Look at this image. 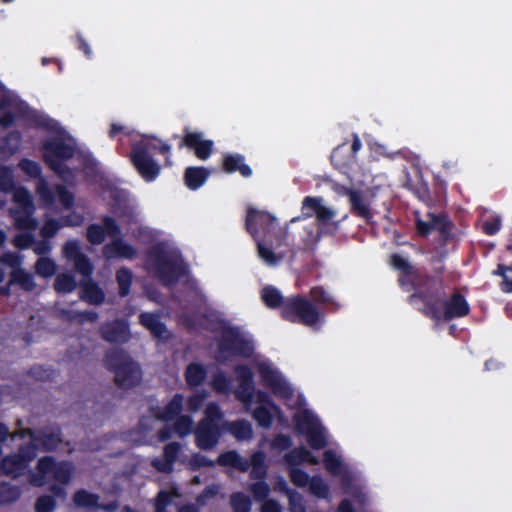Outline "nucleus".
I'll list each match as a JSON object with an SVG mask.
<instances>
[{
	"label": "nucleus",
	"instance_id": "f257e3e1",
	"mask_svg": "<svg viewBox=\"0 0 512 512\" xmlns=\"http://www.w3.org/2000/svg\"><path fill=\"white\" fill-rule=\"evenodd\" d=\"M256 369L261 384L269 389L273 395L286 401L289 407L297 408L293 415L298 432L306 437L311 448L321 449L328 443V432L319 418L306 407L305 399L296 394L294 388L287 381L278 367L263 356L254 358Z\"/></svg>",
	"mask_w": 512,
	"mask_h": 512
},
{
	"label": "nucleus",
	"instance_id": "f03ea898",
	"mask_svg": "<svg viewBox=\"0 0 512 512\" xmlns=\"http://www.w3.org/2000/svg\"><path fill=\"white\" fill-rule=\"evenodd\" d=\"M238 383L234 390L236 398L243 404L246 412H251L259 426L269 428L273 418L280 413L270 395L263 390H255L253 373L245 365H237L234 369Z\"/></svg>",
	"mask_w": 512,
	"mask_h": 512
},
{
	"label": "nucleus",
	"instance_id": "7ed1b4c3",
	"mask_svg": "<svg viewBox=\"0 0 512 512\" xmlns=\"http://www.w3.org/2000/svg\"><path fill=\"white\" fill-rule=\"evenodd\" d=\"M43 158L47 165L64 181L71 182L73 172L66 162L78 154L74 139L56 123L50 126V135L44 142Z\"/></svg>",
	"mask_w": 512,
	"mask_h": 512
},
{
	"label": "nucleus",
	"instance_id": "20e7f679",
	"mask_svg": "<svg viewBox=\"0 0 512 512\" xmlns=\"http://www.w3.org/2000/svg\"><path fill=\"white\" fill-rule=\"evenodd\" d=\"M148 271L165 284L181 281L189 283L187 269L178 250L171 243L158 244L149 254Z\"/></svg>",
	"mask_w": 512,
	"mask_h": 512
},
{
	"label": "nucleus",
	"instance_id": "39448f33",
	"mask_svg": "<svg viewBox=\"0 0 512 512\" xmlns=\"http://www.w3.org/2000/svg\"><path fill=\"white\" fill-rule=\"evenodd\" d=\"M210 329L216 334L218 341L217 360L226 362L235 356L250 357L254 350L252 337L221 319L211 321Z\"/></svg>",
	"mask_w": 512,
	"mask_h": 512
},
{
	"label": "nucleus",
	"instance_id": "423d86ee",
	"mask_svg": "<svg viewBox=\"0 0 512 512\" xmlns=\"http://www.w3.org/2000/svg\"><path fill=\"white\" fill-rule=\"evenodd\" d=\"M16 436L27 439L28 446L22 447L19 454L6 457L3 460L2 469L4 473L12 477L20 476L25 472L29 462L36 455L35 449L37 447L41 446L45 450H52L56 448L60 440L58 430L42 432L37 435L30 430H23Z\"/></svg>",
	"mask_w": 512,
	"mask_h": 512
},
{
	"label": "nucleus",
	"instance_id": "0eeeda50",
	"mask_svg": "<svg viewBox=\"0 0 512 512\" xmlns=\"http://www.w3.org/2000/svg\"><path fill=\"white\" fill-rule=\"evenodd\" d=\"M126 135L131 137V160L139 174L145 181L155 180L159 175L160 167L148 153L151 150H159L161 153L167 154L171 147L150 136L138 135L134 132H126Z\"/></svg>",
	"mask_w": 512,
	"mask_h": 512
},
{
	"label": "nucleus",
	"instance_id": "6e6552de",
	"mask_svg": "<svg viewBox=\"0 0 512 512\" xmlns=\"http://www.w3.org/2000/svg\"><path fill=\"white\" fill-rule=\"evenodd\" d=\"M19 167L30 177H39L36 192L45 208L56 210L58 206H61L63 209H70L73 206V194L61 185H57L54 189H51L47 181L43 177H40L41 168L38 163L23 159L20 161Z\"/></svg>",
	"mask_w": 512,
	"mask_h": 512
},
{
	"label": "nucleus",
	"instance_id": "1a4fd4ad",
	"mask_svg": "<svg viewBox=\"0 0 512 512\" xmlns=\"http://www.w3.org/2000/svg\"><path fill=\"white\" fill-rule=\"evenodd\" d=\"M323 464L326 471L340 478L341 486L345 494L351 495L357 499L359 503H363L365 494L360 483L358 473L347 464L341 453L336 449H328L323 453Z\"/></svg>",
	"mask_w": 512,
	"mask_h": 512
},
{
	"label": "nucleus",
	"instance_id": "9d476101",
	"mask_svg": "<svg viewBox=\"0 0 512 512\" xmlns=\"http://www.w3.org/2000/svg\"><path fill=\"white\" fill-rule=\"evenodd\" d=\"M64 256L74 263L76 271L84 277L82 282V299L90 304H99L104 299L103 291L89 280L93 266L89 259L81 252L80 246L76 241H68L63 246Z\"/></svg>",
	"mask_w": 512,
	"mask_h": 512
},
{
	"label": "nucleus",
	"instance_id": "9b49d317",
	"mask_svg": "<svg viewBox=\"0 0 512 512\" xmlns=\"http://www.w3.org/2000/svg\"><path fill=\"white\" fill-rule=\"evenodd\" d=\"M75 472L71 462H56L52 457H43L38 461L37 473L31 476L30 482L35 486H43L50 482L68 484Z\"/></svg>",
	"mask_w": 512,
	"mask_h": 512
},
{
	"label": "nucleus",
	"instance_id": "f8f14e48",
	"mask_svg": "<svg viewBox=\"0 0 512 512\" xmlns=\"http://www.w3.org/2000/svg\"><path fill=\"white\" fill-rule=\"evenodd\" d=\"M223 414L218 404L211 402L205 408V417L195 430L196 444L200 449L213 448L219 440L218 421Z\"/></svg>",
	"mask_w": 512,
	"mask_h": 512
},
{
	"label": "nucleus",
	"instance_id": "ddd939ff",
	"mask_svg": "<svg viewBox=\"0 0 512 512\" xmlns=\"http://www.w3.org/2000/svg\"><path fill=\"white\" fill-rule=\"evenodd\" d=\"M282 316L291 322L302 323L317 328L322 322V316L317 309L305 298L296 296L283 302Z\"/></svg>",
	"mask_w": 512,
	"mask_h": 512
},
{
	"label": "nucleus",
	"instance_id": "4468645a",
	"mask_svg": "<svg viewBox=\"0 0 512 512\" xmlns=\"http://www.w3.org/2000/svg\"><path fill=\"white\" fill-rule=\"evenodd\" d=\"M107 366L115 373L119 386L130 387L141 379V371L137 363L122 352H113L107 356Z\"/></svg>",
	"mask_w": 512,
	"mask_h": 512
},
{
	"label": "nucleus",
	"instance_id": "2eb2a0df",
	"mask_svg": "<svg viewBox=\"0 0 512 512\" xmlns=\"http://www.w3.org/2000/svg\"><path fill=\"white\" fill-rule=\"evenodd\" d=\"M15 207L11 209V215L18 229L34 230L37 220L33 217L35 206L28 190L19 187L13 192Z\"/></svg>",
	"mask_w": 512,
	"mask_h": 512
},
{
	"label": "nucleus",
	"instance_id": "dca6fc26",
	"mask_svg": "<svg viewBox=\"0 0 512 512\" xmlns=\"http://www.w3.org/2000/svg\"><path fill=\"white\" fill-rule=\"evenodd\" d=\"M27 105L12 92H5L0 102V126L7 128L19 118L26 117Z\"/></svg>",
	"mask_w": 512,
	"mask_h": 512
},
{
	"label": "nucleus",
	"instance_id": "f3484780",
	"mask_svg": "<svg viewBox=\"0 0 512 512\" xmlns=\"http://www.w3.org/2000/svg\"><path fill=\"white\" fill-rule=\"evenodd\" d=\"M302 215L306 218L315 216L320 226H327L336 217L337 212L327 206L322 198L308 196L302 202Z\"/></svg>",
	"mask_w": 512,
	"mask_h": 512
},
{
	"label": "nucleus",
	"instance_id": "a211bd4d",
	"mask_svg": "<svg viewBox=\"0 0 512 512\" xmlns=\"http://www.w3.org/2000/svg\"><path fill=\"white\" fill-rule=\"evenodd\" d=\"M424 312L435 319L450 320L455 317L467 315L469 305L461 295L454 294L450 300L445 303L443 310L434 306H427Z\"/></svg>",
	"mask_w": 512,
	"mask_h": 512
},
{
	"label": "nucleus",
	"instance_id": "6ab92c4d",
	"mask_svg": "<svg viewBox=\"0 0 512 512\" xmlns=\"http://www.w3.org/2000/svg\"><path fill=\"white\" fill-rule=\"evenodd\" d=\"M344 191L349 198L351 210L365 220H370L374 194L370 190L344 189Z\"/></svg>",
	"mask_w": 512,
	"mask_h": 512
},
{
	"label": "nucleus",
	"instance_id": "aec40b11",
	"mask_svg": "<svg viewBox=\"0 0 512 512\" xmlns=\"http://www.w3.org/2000/svg\"><path fill=\"white\" fill-rule=\"evenodd\" d=\"M105 234L111 238L120 234L119 225L113 218L108 216L103 218V225L92 224L87 229V238L94 245L101 244L104 241Z\"/></svg>",
	"mask_w": 512,
	"mask_h": 512
},
{
	"label": "nucleus",
	"instance_id": "412c9836",
	"mask_svg": "<svg viewBox=\"0 0 512 512\" xmlns=\"http://www.w3.org/2000/svg\"><path fill=\"white\" fill-rule=\"evenodd\" d=\"M276 218L266 212L249 209L246 220V227L254 237L260 232L271 231Z\"/></svg>",
	"mask_w": 512,
	"mask_h": 512
},
{
	"label": "nucleus",
	"instance_id": "4be33fe9",
	"mask_svg": "<svg viewBox=\"0 0 512 512\" xmlns=\"http://www.w3.org/2000/svg\"><path fill=\"white\" fill-rule=\"evenodd\" d=\"M102 253L106 259H131L136 255V249L122 238L116 236L115 239L103 247Z\"/></svg>",
	"mask_w": 512,
	"mask_h": 512
},
{
	"label": "nucleus",
	"instance_id": "5701e85b",
	"mask_svg": "<svg viewBox=\"0 0 512 512\" xmlns=\"http://www.w3.org/2000/svg\"><path fill=\"white\" fill-rule=\"evenodd\" d=\"M114 213L119 217L123 225L132 226L131 234L134 237H140L142 234L148 233V229L141 224L140 213L135 207L125 206L123 209H115Z\"/></svg>",
	"mask_w": 512,
	"mask_h": 512
},
{
	"label": "nucleus",
	"instance_id": "b1692460",
	"mask_svg": "<svg viewBox=\"0 0 512 512\" xmlns=\"http://www.w3.org/2000/svg\"><path fill=\"white\" fill-rule=\"evenodd\" d=\"M181 145L193 149L195 155L201 160L208 159L213 148V142L204 140L203 135L197 132L187 133Z\"/></svg>",
	"mask_w": 512,
	"mask_h": 512
},
{
	"label": "nucleus",
	"instance_id": "393cba45",
	"mask_svg": "<svg viewBox=\"0 0 512 512\" xmlns=\"http://www.w3.org/2000/svg\"><path fill=\"white\" fill-rule=\"evenodd\" d=\"M181 450L180 444L172 442L164 447V458L154 459L152 465L160 472L170 473Z\"/></svg>",
	"mask_w": 512,
	"mask_h": 512
},
{
	"label": "nucleus",
	"instance_id": "a878e982",
	"mask_svg": "<svg viewBox=\"0 0 512 512\" xmlns=\"http://www.w3.org/2000/svg\"><path fill=\"white\" fill-rule=\"evenodd\" d=\"M141 324L150 331V333L160 340L168 338L169 333L166 326L160 322L159 318L155 314L142 313L140 315Z\"/></svg>",
	"mask_w": 512,
	"mask_h": 512
},
{
	"label": "nucleus",
	"instance_id": "bb28decb",
	"mask_svg": "<svg viewBox=\"0 0 512 512\" xmlns=\"http://www.w3.org/2000/svg\"><path fill=\"white\" fill-rule=\"evenodd\" d=\"M74 504L81 508H94L100 507L106 511H113L117 505L110 503L108 505L98 506V497L95 494L89 493L86 490H79L73 496Z\"/></svg>",
	"mask_w": 512,
	"mask_h": 512
},
{
	"label": "nucleus",
	"instance_id": "cd10ccee",
	"mask_svg": "<svg viewBox=\"0 0 512 512\" xmlns=\"http://www.w3.org/2000/svg\"><path fill=\"white\" fill-rule=\"evenodd\" d=\"M183 401V396L176 394L164 408H158L154 411L155 418L162 421L173 420L182 410Z\"/></svg>",
	"mask_w": 512,
	"mask_h": 512
},
{
	"label": "nucleus",
	"instance_id": "c85d7f7f",
	"mask_svg": "<svg viewBox=\"0 0 512 512\" xmlns=\"http://www.w3.org/2000/svg\"><path fill=\"white\" fill-rule=\"evenodd\" d=\"M102 335L110 342H125L129 338L128 325L124 321H116L105 326Z\"/></svg>",
	"mask_w": 512,
	"mask_h": 512
},
{
	"label": "nucleus",
	"instance_id": "c756f323",
	"mask_svg": "<svg viewBox=\"0 0 512 512\" xmlns=\"http://www.w3.org/2000/svg\"><path fill=\"white\" fill-rule=\"evenodd\" d=\"M184 376L187 385L191 388H195L204 382L207 377V370L203 364L192 362L186 367Z\"/></svg>",
	"mask_w": 512,
	"mask_h": 512
},
{
	"label": "nucleus",
	"instance_id": "7c9ffc66",
	"mask_svg": "<svg viewBox=\"0 0 512 512\" xmlns=\"http://www.w3.org/2000/svg\"><path fill=\"white\" fill-rule=\"evenodd\" d=\"M224 428L239 441L249 440L253 436L252 425L245 420L227 422L224 424Z\"/></svg>",
	"mask_w": 512,
	"mask_h": 512
},
{
	"label": "nucleus",
	"instance_id": "2f4dec72",
	"mask_svg": "<svg viewBox=\"0 0 512 512\" xmlns=\"http://www.w3.org/2000/svg\"><path fill=\"white\" fill-rule=\"evenodd\" d=\"M243 161L244 158L241 155H226L223 161V169L227 173L238 171L242 176L249 177L252 171Z\"/></svg>",
	"mask_w": 512,
	"mask_h": 512
},
{
	"label": "nucleus",
	"instance_id": "473e14b6",
	"mask_svg": "<svg viewBox=\"0 0 512 512\" xmlns=\"http://www.w3.org/2000/svg\"><path fill=\"white\" fill-rule=\"evenodd\" d=\"M209 172L205 168L201 167H189L185 172V183L192 189H198L207 180Z\"/></svg>",
	"mask_w": 512,
	"mask_h": 512
},
{
	"label": "nucleus",
	"instance_id": "72a5a7b5",
	"mask_svg": "<svg viewBox=\"0 0 512 512\" xmlns=\"http://www.w3.org/2000/svg\"><path fill=\"white\" fill-rule=\"evenodd\" d=\"M285 461L291 465H299L302 463L318 464L319 461L310 451L306 448H296L285 455Z\"/></svg>",
	"mask_w": 512,
	"mask_h": 512
},
{
	"label": "nucleus",
	"instance_id": "f704fd0d",
	"mask_svg": "<svg viewBox=\"0 0 512 512\" xmlns=\"http://www.w3.org/2000/svg\"><path fill=\"white\" fill-rule=\"evenodd\" d=\"M218 463L222 466H232L243 472L250 469L249 461L242 458L236 451L222 453L218 457Z\"/></svg>",
	"mask_w": 512,
	"mask_h": 512
},
{
	"label": "nucleus",
	"instance_id": "c9c22d12",
	"mask_svg": "<svg viewBox=\"0 0 512 512\" xmlns=\"http://www.w3.org/2000/svg\"><path fill=\"white\" fill-rule=\"evenodd\" d=\"M251 468L250 476L254 479L264 478L267 473L265 465V454L262 451L255 452L249 461Z\"/></svg>",
	"mask_w": 512,
	"mask_h": 512
},
{
	"label": "nucleus",
	"instance_id": "e433bc0d",
	"mask_svg": "<svg viewBox=\"0 0 512 512\" xmlns=\"http://www.w3.org/2000/svg\"><path fill=\"white\" fill-rule=\"evenodd\" d=\"M446 227V219L444 217H438L433 214H429V220L424 221L421 219L417 220L418 232L422 235L428 234L432 229L444 230Z\"/></svg>",
	"mask_w": 512,
	"mask_h": 512
},
{
	"label": "nucleus",
	"instance_id": "4c0bfd02",
	"mask_svg": "<svg viewBox=\"0 0 512 512\" xmlns=\"http://www.w3.org/2000/svg\"><path fill=\"white\" fill-rule=\"evenodd\" d=\"M11 279L9 284H18L26 291H31L35 288L36 284L34 282L33 276L26 272L25 270H15L11 271Z\"/></svg>",
	"mask_w": 512,
	"mask_h": 512
},
{
	"label": "nucleus",
	"instance_id": "58836bf2",
	"mask_svg": "<svg viewBox=\"0 0 512 512\" xmlns=\"http://www.w3.org/2000/svg\"><path fill=\"white\" fill-rule=\"evenodd\" d=\"M210 386L219 394H229L232 391L230 380L222 371H218L212 376Z\"/></svg>",
	"mask_w": 512,
	"mask_h": 512
},
{
	"label": "nucleus",
	"instance_id": "ea45409f",
	"mask_svg": "<svg viewBox=\"0 0 512 512\" xmlns=\"http://www.w3.org/2000/svg\"><path fill=\"white\" fill-rule=\"evenodd\" d=\"M280 485L288 495L290 512H306L302 495L295 490L287 489L283 479H281Z\"/></svg>",
	"mask_w": 512,
	"mask_h": 512
},
{
	"label": "nucleus",
	"instance_id": "a19ab883",
	"mask_svg": "<svg viewBox=\"0 0 512 512\" xmlns=\"http://www.w3.org/2000/svg\"><path fill=\"white\" fill-rule=\"evenodd\" d=\"M56 270V263L48 257H40L35 264L36 274L43 278H49L53 276Z\"/></svg>",
	"mask_w": 512,
	"mask_h": 512
},
{
	"label": "nucleus",
	"instance_id": "79ce46f5",
	"mask_svg": "<svg viewBox=\"0 0 512 512\" xmlns=\"http://www.w3.org/2000/svg\"><path fill=\"white\" fill-rule=\"evenodd\" d=\"M60 313L64 319L77 323L94 322L97 319V314L92 311L77 312L73 310H61Z\"/></svg>",
	"mask_w": 512,
	"mask_h": 512
},
{
	"label": "nucleus",
	"instance_id": "37998d69",
	"mask_svg": "<svg viewBox=\"0 0 512 512\" xmlns=\"http://www.w3.org/2000/svg\"><path fill=\"white\" fill-rule=\"evenodd\" d=\"M74 277L68 273L59 274L54 283V288L58 293H70L76 288Z\"/></svg>",
	"mask_w": 512,
	"mask_h": 512
},
{
	"label": "nucleus",
	"instance_id": "c03bdc74",
	"mask_svg": "<svg viewBox=\"0 0 512 512\" xmlns=\"http://www.w3.org/2000/svg\"><path fill=\"white\" fill-rule=\"evenodd\" d=\"M261 297L264 303L270 308L278 307L283 302L280 291L271 286L262 289Z\"/></svg>",
	"mask_w": 512,
	"mask_h": 512
},
{
	"label": "nucleus",
	"instance_id": "a18cd8bd",
	"mask_svg": "<svg viewBox=\"0 0 512 512\" xmlns=\"http://www.w3.org/2000/svg\"><path fill=\"white\" fill-rule=\"evenodd\" d=\"M309 491L318 498H327L329 495V486L322 477L315 476L310 480Z\"/></svg>",
	"mask_w": 512,
	"mask_h": 512
},
{
	"label": "nucleus",
	"instance_id": "49530a36",
	"mask_svg": "<svg viewBox=\"0 0 512 512\" xmlns=\"http://www.w3.org/2000/svg\"><path fill=\"white\" fill-rule=\"evenodd\" d=\"M116 279L119 285V292L121 296H126L129 293L132 273L126 268H121L116 273Z\"/></svg>",
	"mask_w": 512,
	"mask_h": 512
},
{
	"label": "nucleus",
	"instance_id": "de8ad7c7",
	"mask_svg": "<svg viewBox=\"0 0 512 512\" xmlns=\"http://www.w3.org/2000/svg\"><path fill=\"white\" fill-rule=\"evenodd\" d=\"M231 505L234 512H250L251 500L243 493H234L231 496Z\"/></svg>",
	"mask_w": 512,
	"mask_h": 512
},
{
	"label": "nucleus",
	"instance_id": "09e8293b",
	"mask_svg": "<svg viewBox=\"0 0 512 512\" xmlns=\"http://www.w3.org/2000/svg\"><path fill=\"white\" fill-rule=\"evenodd\" d=\"M21 146V136L18 132H11L5 139L4 145L1 147V150L8 154L12 155L16 153Z\"/></svg>",
	"mask_w": 512,
	"mask_h": 512
},
{
	"label": "nucleus",
	"instance_id": "8fccbe9b",
	"mask_svg": "<svg viewBox=\"0 0 512 512\" xmlns=\"http://www.w3.org/2000/svg\"><path fill=\"white\" fill-rule=\"evenodd\" d=\"M193 419L190 416H179L174 425V431L181 437L189 435L192 431Z\"/></svg>",
	"mask_w": 512,
	"mask_h": 512
},
{
	"label": "nucleus",
	"instance_id": "3c124183",
	"mask_svg": "<svg viewBox=\"0 0 512 512\" xmlns=\"http://www.w3.org/2000/svg\"><path fill=\"white\" fill-rule=\"evenodd\" d=\"M257 246H258V254H259L260 258L267 265L274 266V265L278 264L280 262V260L282 259V256L274 254L273 251L269 247L265 246L263 243L258 242Z\"/></svg>",
	"mask_w": 512,
	"mask_h": 512
},
{
	"label": "nucleus",
	"instance_id": "603ef678",
	"mask_svg": "<svg viewBox=\"0 0 512 512\" xmlns=\"http://www.w3.org/2000/svg\"><path fill=\"white\" fill-rule=\"evenodd\" d=\"M179 494L177 493L176 490H173L171 492H167V491H161L158 495V498H157V501H156V504H155V508H156V511L155 512H165V508L172 502V499L174 497H178Z\"/></svg>",
	"mask_w": 512,
	"mask_h": 512
},
{
	"label": "nucleus",
	"instance_id": "864d4df0",
	"mask_svg": "<svg viewBox=\"0 0 512 512\" xmlns=\"http://www.w3.org/2000/svg\"><path fill=\"white\" fill-rule=\"evenodd\" d=\"M13 185L14 182L12 169L8 167L0 168V189L7 192L12 190Z\"/></svg>",
	"mask_w": 512,
	"mask_h": 512
},
{
	"label": "nucleus",
	"instance_id": "5fc2aeb1",
	"mask_svg": "<svg viewBox=\"0 0 512 512\" xmlns=\"http://www.w3.org/2000/svg\"><path fill=\"white\" fill-rule=\"evenodd\" d=\"M20 495V491L7 484L0 485V503H7L16 500Z\"/></svg>",
	"mask_w": 512,
	"mask_h": 512
},
{
	"label": "nucleus",
	"instance_id": "6e6d98bb",
	"mask_svg": "<svg viewBox=\"0 0 512 512\" xmlns=\"http://www.w3.org/2000/svg\"><path fill=\"white\" fill-rule=\"evenodd\" d=\"M0 262L12 269V271L15 270H21V263L22 259L21 257L12 252H6L0 257Z\"/></svg>",
	"mask_w": 512,
	"mask_h": 512
},
{
	"label": "nucleus",
	"instance_id": "4d7b16f0",
	"mask_svg": "<svg viewBox=\"0 0 512 512\" xmlns=\"http://www.w3.org/2000/svg\"><path fill=\"white\" fill-rule=\"evenodd\" d=\"M290 478L293 484L298 487H306L307 485H309L311 480L309 479V475L305 471L297 468L291 469Z\"/></svg>",
	"mask_w": 512,
	"mask_h": 512
},
{
	"label": "nucleus",
	"instance_id": "13d9d810",
	"mask_svg": "<svg viewBox=\"0 0 512 512\" xmlns=\"http://www.w3.org/2000/svg\"><path fill=\"white\" fill-rule=\"evenodd\" d=\"M311 297L317 303L332 305L335 304L333 296H331L327 291L320 287H315L311 290Z\"/></svg>",
	"mask_w": 512,
	"mask_h": 512
},
{
	"label": "nucleus",
	"instance_id": "bf43d9fd",
	"mask_svg": "<svg viewBox=\"0 0 512 512\" xmlns=\"http://www.w3.org/2000/svg\"><path fill=\"white\" fill-rule=\"evenodd\" d=\"M207 397L208 393L206 391H200L190 396L187 400L189 410L192 412L198 411Z\"/></svg>",
	"mask_w": 512,
	"mask_h": 512
},
{
	"label": "nucleus",
	"instance_id": "052dcab7",
	"mask_svg": "<svg viewBox=\"0 0 512 512\" xmlns=\"http://www.w3.org/2000/svg\"><path fill=\"white\" fill-rule=\"evenodd\" d=\"M61 227H63L61 221L54 219L46 220L41 229V234L45 238L53 237Z\"/></svg>",
	"mask_w": 512,
	"mask_h": 512
},
{
	"label": "nucleus",
	"instance_id": "680f3d73",
	"mask_svg": "<svg viewBox=\"0 0 512 512\" xmlns=\"http://www.w3.org/2000/svg\"><path fill=\"white\" fill-rule=\"evenodd\" d=\"M55 508V501L51 496H42L36 502V512H51Z\"/></svg>",
	"mask_w": 512,
	"mask_h": 512
},
{
	"label": "nucleus",
	"instance_id": "e2e57ef3",
	"mask_svg": "<svg viewBox=\"0 0 512 512\" xmlns=\"http://www.w3.org/2000/svg\"><path fill=\"white\" fill-rule=\"evenodd\" d=\"M269 486L265 482H257L251 486V492L256 500L262 501L269 494Z\"/></svg>",
	"mask_w": 512,
	"mask_h": 512
},
{
	"label": "nucleus",
	"instance_id": "0e129e2a",
	"mask_svg": "<svg viewBox=\"0 0 512 512\" xmlns=\"http://www.w3.org/2000/svg\"><path fill=\"white\" fill-rule=\"evenodd\" d=\"M188 465L192 469H198L204 466H213L214 462L210 461L204 455L196 453L189 459Z\"/></svg>",
	"mask_w": 512,
	"mask_h": 512
},
{
	"label": "nucleus",
	"instance_id": "69168bd1",
	"mask_svg": "<svg viewBox=\"0 0 512 512\" xmlns=\"http://www.w3.org/2000/svg\"><path fill=\"white\" fill-rule=\"evenodd\" d=\"M391 262L396 269L403 271L405 274L412 273L413 267L410 265L406 258L400 255H393Z\"/></svg>",
	"mask_w": 512,
	"mask_h": 512
},
{
	"label": "nucleus",
	"instance_id": "338daca9",
	"mask_svg": "<svg viewBox=\"0 0 512 512\" xmlns=\"http://www.w3.org/2000/svg\"><path fill=\"white\" fill-rule=\"evenodd\" d=\"M500 226L501 221L499 217H493L491 220H486L483 222V230L489 235L497 233L500 229Z\"/></svg>",
	"mask_w": 512,
	"mask_h": 512
},
{
	"label": "nucleus",
	"instance_id": "774afa93",
	"mask_svg": "<svg viewBox=\"0 0 512 512\" xmlns=\"http://www.w3.org/2000/svg\"><path fill=\"white\" fill-rule=\"evenodd\" d=\"M221 490V487L219 485H211L208 486L204 492L199 496L198 503L201 505H204L206 503V500L209 498H212L216 496Z\"/></svg>",
	"mask_w": 512,
	"mask_h": 512
}]
</instances>
